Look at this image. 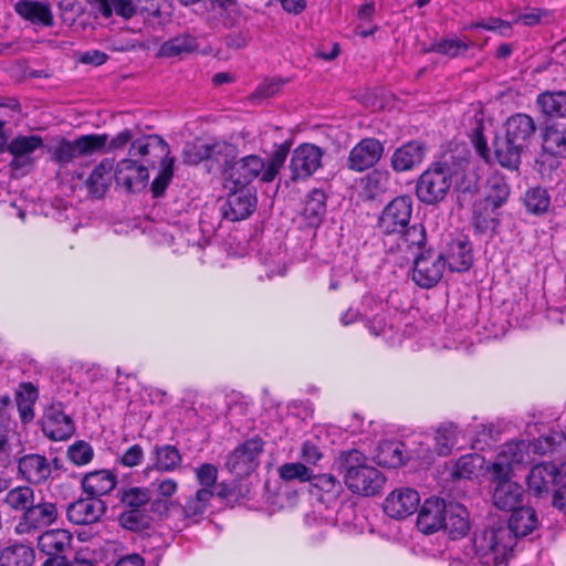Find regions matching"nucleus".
I'll use <instances>...</instances> for the list:
<instances>
[{"instance_id":"1","label":"nucleus","mask_w":566,"mask_h":566,"mask_svg":"<svg viewBox=\"0 0 566 566\" xmlns=\"http://www.w3.org/2000/svg\"><path fill=\"white\" fill-rule=\"evenodd\" d=\"M130 157H122L114 167L116 186L125 192L144 189L149 180V170H157L150 185L154 197L164 195L174 176L175 159L170 147L158 135H148V139L133 146Z\"/></svg>"},{"instance_id":"2","label":"nucleus","mask_w":566,"mask_h":566,"mask_svg":"<svg viewBox=\"0 0 566 566\" xmlns=\"http://www.w3.org/2000/svg\"><path fill=\"white\" fill-rule=\"evenodd\" d=\"M467 166L468 161L464 159L458 164H432L418 179L416 193L419 200L428 205L442 201L452 185L458 191H471L474 185L472 179L468 178Z\"/></svg>"},{"instance_id":"3","label":"nucleus","mask_w":566,"mask_h":566,"mask_svg":"<svg viewBox=\"0 0 566 566\" xmlns=\"http://www.w3.org/2000/svg\"><path fill=\"white\" fill-rule=\"evenodd\" d=\"M516 545L512 530L506 522L499 521L474 533L472 544L464 555L468 560L483 566L505 563Z\"/></svg>"},{"instance_id":"4","label":"nucleus","mask_w":566,"mask_h":566,"mask_svg":"<svg viewBox=\"0 0 566 566\" xmlns=\"http://www.w3.org/2000/svg\"><path fill=\"white\" fill-rule=\"evenodd\" d=\"M339 469L345 485L353 493L371 496L384 488L386 481L384 474L369 464L367 457L358 450L343 452Z\"/></svg>"},{"instance_id":"5","label":"nucleus","mask_w":566,"mask_h":566,"mask_svg":"<svg viewBox=\"0 0 566 566\" xmlns=\"http://www.w3.org/2000/svg\"><path fill=\"white\" fill-rule=\"evenodd\" d=\"M287 156V149L280 147L268 163L258 155H248L234 160L228 169L229 180L235 187H249L256 178L264 184L272 182L279 175Z\"/></svg>"},{"instance_id":"6","label":"nucleus","mask_w":566,"mask_h":566,"mask_svg":"<svg viewBox=\"0 0 566 566\" xmlns=\"http://www.w3.org/2000/svg\"><path fill=\"white\" fill-rule=\"evenodd\" d=\"M555 449V440L553 437H539L530 442L525 440H514L502 446L495 461L492 464L495 478H505L524 463L532 461L531 454H546Z\"/></svg>"},{"instance_id":"7","label":"nucleus","mask_w":566,"mask_h":566,"mask_svg":"<svg viewBox=\"0 0 566 566\" xmlns=\"http://www.w3.org/2000/svg\"><path fill=\"white\" fill-rule=\"evenodd\" d=\"M413 200L403 195L394 198L382 210L378 219V230L385 238L401 233L410 223Z\"/></svg>"},{"instance_id":"8","label":"nucleus","mask_w":566,"mask_h":566,"mask_svg":"<svg viewBox=\"0 0 566 566\" xmlns=\"http://www.w3.org/2000/svg\"><path fill=\"white\" fill-rule=\"evenodd\" d=\"M72 543L73 534L65 528L48 530L39 535L38 548L48 557L43 566H66Z\"/></svg>"},{"instance_id":"9","label":"nucleus","mask_w":566,"mask_h":566,"mask_svg":"<svg viewBox=\"0 0 566 566\" xmlns=\"http://www.w3.org/2000/svg\"><path fill=\"white\" fill-rule=\"evenodd\" d=\"M444 270V255L429 249L415 256L411 279L418 286L431 289L440 282Z\"/></svg>"},{"instance_id":"10","label":"nucleus","mask_w":566,"mask_h":566,"mask_svg":"<svg viewBox=\"0 0 566 566\" xmlns=\"http://www.w3.org/2000/svg\"><path fill=\"white\" fill-rule=\"evenodd\" d=\"M324 150L310 143L298 145L291 155L290 171L293 181L306 180L321 167Z\"/></svg>"},{"instance_id":"11","label":"nucleus","mask_w":566,"mask_h":566,"mask_svg":"<svg viewBox=\"0 0 566 566\" xmlns=\"http://www.w3.org/2000/svg\"><path fill=\"white\" fill-rule=\"evenodd\" d=\"M263 452V442L252 438L238 446L226 461L227 469L237 476L249 475L259 465V458Z\"/></svg>"},{"instance_id":"12","label":"nucleus","mask_w":566,"mask_h":566,"mask_svg":"<svg viewBox=\"0 0 566 566\" xmlns=\"http://www.w3.org/2000/svg\"><path fill=\"white\" fill-rule=\"evenodd\" d=\"M59 511L55 503L40 502L34 504L33 502L15 524L14 532L18 535L32 534L55 523Z\"/></svg>"},{"instance_id":"13","label":"nucleus","mask_w":566,"mask_h":566,"mask_svg":"<svg viewBox=\"0 0 566 566\" xmlns=\"http://www.w3.org/2000/svg\"><path fill=\"white\" fill-rule=\"evenodd\" d=\"M106 135H84L74 142L62 140L54 149L53 158L66 165L80 156H88L103 149Z\"/></svg>"},{"instance_id":"14","label":"nucleus","mask_w":566,"mask_h":566,"mask_svg":"<svg viewBox=\"0 0 566 566\" xmlns=\"http://www.w3.org/2000/svg\"><path fill=\"white\" fill-rule=\"evenodd\" d=\"M564 475H566V463L560 467L552 462L536 464L527 475L528 491L537 497L548 494L553 485L563 482Z\"/></svg>"},{"instance_id":"15","label":"nucleus","mask_w":566,"mask_h":566,"mask_svg":"<svg viewBox=\"0 0 566 566\" xmlns=\"http://www.w3.org/2000/svg\"><path fill=\"white\" fill-rule=\"evenodd\" d=\"M384 155V145L374 137L363 138L349 151L346 166L353 171H365L374 167Z\"/></svg>"},{"instance_id":"16","label":"nucleus","mask_w":566,"mask_h":566,"mask_svg":"<svg viewBox=\"0 0 566 566\" xmlns=\"http://www.w3.org/2000/svg\"><path fill=\"white\" fill-rule=\"evenodd\" d=\"M420 505L418 491L411 488H397L384 501V512L391 518L403 520L412 515Z\"/></svg>"},{"instance_id":"17","label":"nucleus","mask_w":566,"mask_h":566,"mask_svg":"<svg viewBox=\"0 0 566 566\" xmlns=\"http://www.w3.org/2000/svg\"><path fill=\"white\" fill-rule=\"evenodd\" d=\"M222 206L223 218L239 221L248 218L256 208V195L250 187H235Z\"/></svg>"},{"instance_id":"18","label":"nucleus","mask_w":566,"mask_h":566,"mask_svg":"<svg viewBox=\"0 0 566 566\" xmlns=\"http://www.w3.org/2000/svg\"><path fill=\"white\" fill-rule=\"evenodd\" d=\"M106 511L104 499L83 497L67 505L66 517L75 525L98 523Z\"/></svg>"},{"instance_id":"19","label":"nucleus","mask_w":566,"mask_h":566,"mask_svg":"<svg viewBox=\"0 0 566 566\" xmlns=\"http://www.w3.org/2000/svg\"><path fill=\"white\" fill-rule=\"evenodd\" d=\"M43 146V139L36 135L17 136L6 147L12 159L10 167L20 170L33 165L31 155Z\"/></svg>"},{"instance_id":"20","label":"nucleus","mask_w":566,"mask_h":566,"mask_svg":"<svg viewBox=\"0 0 566 566\" xmlns=\"http://www.w3.org/2000/svg\"><path fill=\"white\" fill-rule=\"evenodd\" d=\"M447 503L439 497H429L419 505L417 527L423 534H433L442 528Z\"/></svg>"},{"instance_id":"21","label":"nucleus","mask_w":566,"mask_h":566,"mask_svg":"<svg viewBox=\"0 0 566 566\" xmlns=\"http://www.w3.org/2000/svg\"><path fill=\"white\" fill-rule=\"evenodd\" d=\"M427 146L421 140H411L397 148L391 156V167L397 172L411 170L422 163Z\"/></svg>"},{"instance_id":"22","label":"nucleus","mask_w":566,"mask_h":566,"mask_svg":"<svg viewBox=\"0 0 566 566\" xmlns=\"http://www.w3.org/2000/svg\"><path fill=\"white\" fill-rule=\"evenodd\" d=\"M18 471L22 479L31 484H40L51 475V464L49 460L41 454H27L18 462Z\"/></svg>"},{"instance_id":"23","label":"nucleus","mask_w":566,"mask_h":566,"mask_svg":"<svg viewBox=\"0 0 566 566\" xmlns=\"http://www.w3.org/2000/svg\"><path fill=\"white\" fill-rule=\"evenodd\" d=\"M499 480L493 491L494 505L503 511H513L523 501V488L509 480V476L496 478Z\"/></svg>"},{"instance_id":"24","label":"nucleus","mask_w":566,"mask_h":566,"mask_svg":"<svg viewBox=\"0 0 566 566\" xmlns=\"http://www.w3.org/2000/svg\"><path fill=\"white\" fill-rule=\"evenodd\" d=\"M446 264L452 272L468 271L473 262L471 243L465 239H455L448 243L447 250L442 253Z\"/></svg>"},{"instance_id":"25","label":"nucleus","mask_w":566,"mask_h":566,"mask_svg":"<svg viewBox=\"0 0 566 566\" xmlns=\"http://www.w3.org/2000/svg\"><path fill=\"white\" fill-rule=\"evenodd\" d=\"M42 430L51 440L62 441L73 434L74 424L69 416L52 408L44 416Z\"/></svg>"},{"instance_id":"26","label":"nucleus","mask_w":566,"mask_h":566,"mask_svg":"<svg viewBox=\"0 0 566 566\" xmlns=\"http://www.w3.org/2000/svg\"><path fill=\"white\" fill-rule=\"evenodd\" d=\"M536 125L534 119L526 114L517 113L510 116L505 123V135L526 148L531 138L535 134Z\"/></svg>"},{"instance_id":"27","label":"nucleus","mask_w":566,"mask_h":566,"mask_svg":"<svg viewBox=\"0 0 566 566\" xmlns=\"http://www.w3.org/2000/svg\"><path fill=\"white\" fill-rule=\"evenodd\" d=\"M15 12L24 20L43 27L53 25V13L46 2L20 0L14 6Z\"/></svg>"},{"instance_id":"28","label":"nucleus","mask_w":566,"mask_h":566,"mask_svg":"<svg viewBox=\"0 0 566 566\" xmlns=\"http://www.w3.org/2000/svg\"><path fill=\"white\" fill-rule=\"evenodd\" d=\"M444 521L442 527L453 539L463 537L470 530L469 514L462 504H447Z\"/></svg>"},{"instance_id":"29","label":"nucleus","mask_w":566,"mask_h":566,"mask_svg":"<svg viewBox=\"0 0 566 566\" xmlns=\"http://www.w3.org/2000/svg\"><path fill=\"white\" fill-rule=\"evenodd\" d=\"M506 525L512 530L516 541L517 537L526 536L537 528V514L531 506H517L512 511Z\"/></svg>"},{"instance_id":"30","label":"nucleus","mask_w":566,"mask_h":566,"mask_svg":"<svg viewBox=\"0 0 566 566\" xmlns=\"http://www.w3.org/2000/svg\"><path fill=\"white\" fill-rule=\"evenodd\" d=\"M494 156L502 167L517 169L521 163V154L525 149L520 144L513 143L506 135L496 136L493 143Z\"/></svg>"},{"instance_id":"31","label":"nucleus","mask_w":566,"mask_h":566,"mask_svg":"<svg viewBox=\"0 0 566 566\" xmlns=\"http://www.w3.org/2000/svg\"><path fill=\"white\" fill-rule=\"evenodd\" d=\"M397 238V249L402 252H410L413 256L420 253L426 244V230L423 224L415 223L408 226Z\"/></svg>"},{"instance_id":"32","label":"nucleus","mask_w":566,"mask_h":566,"mask_svg":"<svg viewBox=\"0 0 566 566\" xmlns=\"http://www.w3.org/2000/svg\"><path fill=\"white\" fill-rule=\"evenodd\" d=\"M542 147L545 153L554 157L566 158V128L553 124L545 127L542 133Z\"/></svg>"},{"instance_id":"33","label":"nucleus","mask_w":566,"mask_h":566,"mask_svg":"<svg viewBox=\"0 0 566 566\" xmlns=\"http://www.w3.org/2000/svg\"><path fill=\"white\" fill-rule=\"evenodd\" d=\"M408 457L406 446L400 441L380 443L376 454L378 464L388 468L402 465Z\"/></svg>"},{"instance_id":"34","label":"nucleus","mask_w":566,"mask_h":566,"mask_svg":"<svg viewBox=\"0 0 566 566\" xmlns=\"http://www.w3.org/2000/svg\"><path fill=\"white\" fill-rule=\"evenodd\" d=\"M35 554L32 547L24 544H12L0 553V566H31Z\"/></svg>"},{"instance_id":"35","label":"nucleus","mask_w":566,"mask_h":566,"mask_svg":"<svg viewBox=\"0 0 566 566\" xmlns=\"http://www.w3.org/2000/svg\"><path fill=\"white\" fill-rule=\"evenodd\" d=\"M326 213V195L321 189H313L305 201L304 217L310 227H318Z\"/></svg>"},{"instance_id":"36","label":"nucleus","mask_w":566,"mask_h":566,"mask_svg":"<svg viewBox=\"0 0 566 566\" xmlns=\"http://www.w3.org/2000/svg\"><path fill=\"white\" fill-rule=\"evenodd\" d=\"M146 139H148V136L134 138V134L130 129H124L108 142V155H112L113 161H115L116 158L130 157L133 146L135 147L137 143Z\"/></svg>"},{"instance_id":"37","label":"nucleus","mask_w":566,"mask_h":566,"mask_svg":"<svg viewBox=\"0 0 566 566\" xmlns=\"http://www.w3.org/2000/svg\"><path fill=\"white\" fill-rule=\"evenodd\" d=\"M536 103L545 115L566 118V91L541 93Z\"/></svg>"},{"instance_id":"38","label":"nucleus","mask_w":566,"mask_h":566,"mask_svg":"<svg viewBox=\"0 0 566 566\" xmlns=\"http://www.w3.org/2000/svg\"><path fill=\"white\" fill-rule=\"evenodd\" d=\"M459 433L454 423H441L434 433V452L441 457L448 455L457 444Z\"/></svg>"},{"instance_id":"39","label":"nucleus","mask_w":566,"mask_h":566,"mask_svg":"<svg viewBox=\"0 0 566 566\" xmlns=\"http://www.w3.org/2000/svg\"><path fill=\"white\" fill-rule=\"evenodd\" d=\"M197 48L198 44L195 36L190 34H179L165 41L159 49V54L165 57H176L185 53L193 52Z\"/></svg>"},{"instance_id":"40","label":"nucleus","mask_w":566,"mask_h":566,"mask_svg":"<svg viewBox=\"0 0 566 566\" xmlns=\"http://www.w3.org/2000/svg\"><path fill=\"white\" fill-rule=\"evenodd\" d=\"M526 211L531 214L543 216L551 207V196L545 188H530L523 197Z\"/></svg>"},{"instance_id":"41","label":"nucleus","mask_w":566,"mask_h":566,"mask_svg":"<svg viewBox=\"0 0 566 566\" xmlns=\"http://www.w3.org/2000/svg\"><path fill=\"white\" fill-rule=\"evenodd\" d=\"M153 467L163 472L174 471L181 462V454L176 447L161 446L155 447Z\"/></svg>"},{"instance_id":"42","label":"nucleus","mask_w":566,"mask_h":566,"mask_svg":"<svg viewBox=\"0 0 566 566\" xmlns=\"http://www.w3.org/2000/svg\"><path fill=\"white\" fill-rule=\"evenodd\" d=\"M165 0H136V14H139L144 23L153 29L163 24L161 7Z\"/></svg>"},{"instance_id":"43","label":"nucleus","mask_w":566,"mask_h":566,"mask_svg":"<svg viewBox=\"0 0 566 566\" xmlns=\"http://www.w3.org/2000/svg\"><path fill=\"white\" fill-rule=\"evenodd\" d=\"M214 496L206 489H198L195 495L188 497L182 506L184 516L192 518L206 513L211 499Z\"/></svg>"},{"instance_id":"44","label":"nucleus","mask_w":566,"mask_h":566,"mask_svg":"<svg viewBox=\"0 0 566 566\" xmlns=\"http://www.w3.org/2000/svg\"><path fill=\"white\" fill-rule=\"evenodd\" d=\"M3 502L11 510L24 513L34 502V492L29 486H17L8 491Z\"/></svg>"},{"instance_id":"45","label":"nucleus","mask_w":566,"mask_h":566,"mask_svg":"<svg viewBox=\"0 0 566 566\" xmlns=\"http://www.w3.org/2000/svg\"><path fill=\"white\" fill-rule=\"evenodd\" d=\"M86 496L103 499L106 495V471H94L86 474L82 481Z\"/></svg>"},{"instance_id":"46","label":"nucleus","mask_w":566,"mask_h":566,"mask_svg":"<svg viewBox=\"0 0 566 566\" xmlns=\"http://www.w3.org/2000/svg\"><path fill=\"white\" fill-rule=\"evenodd\" d=\"M119 524L130 531H143L149 527L151 518L143 510H128L118 516Z\"/></svg>"},{"instance_id":"47","label":"nucleus","mask_w":566,"mask_h":566,"mask_svg":"<svg viewBox=\"0 0 566 566\" xmlns=\"http://www.w3.org/2000/svg\"><path fill=\"white\" fill-rule=\"evenodd\" d=\"M469 48L470 43L459 38H444L432 44V51L449 57L460 56L464 54Z\"/></svg>"},{"instance_id":"48","label":"nucleus","mask_w":566,"mask_h":566,"mask_svg":"<svg viewBox=\"0 0 566 566\" xmlns=\"http://www.w3.org/2000/svg\"><path fill=\"white\" fill-rule=\"evenodd\" d=\"M119 500L129 510H142L150 501V491L146 488H129L119 492Z\"/></svg>"},{"instance_id":"49","label":"nucleus","mask_w":566,"mask_h":566,"mask_svg":"<svg viewBox=\"0 0 566 566\" xmlns=\"http://www.w3.org/2000/svg\"><path fill=\"white\" fill-rule=\"evenodd\" d=\"M482 458L478 454H465L458 459L453 469V476L458 479H471L481 468Z\"/></svg>"},{"instance_id":"50","label":"nucleus","mask_w":566,"mask_h":566,"mask_svg":"<svg viewBox=\"0 0 566 566\" xmlns=\"http://www.w3.org/2000/svg\"><path fill=\"white\" fill-rule=\"evenodd\" d=\"M195 475L198 484L200 485L199 489H206L212 494L216 493L218 480V469L216 465L211 463H203L195 469Z\"/></svg>"},{"instance_id":"51","label":"nucleus","mask_w":566,"mask_h":566,"mask_svg":"<svg viewBox=\"0 0 566 566\" xmlns=\"http://www.w3.org/2000/svg\"><path fill=\"white\" fill-rule=\"evenodd\" d=\"M280 476L285 481L297 480L300 482L311 481L314 476L313 471L300 462L285 463L280 468Z\"/></svg>"},{"instance_id":"52","label":"nucleus","mask_w":566,"mask_h":566,"mask_svg":"<svg viewBox=\"0 0 566 566\" xmlns=\"http://www.w3.org/2000/svg\"><path fill=\"white\" fill-rule=\"evenodd\" d=\"M489 193L486 201L493 209L501 207L510 196V187L502 178H493L489 181Z\"/></svg>"},{"instance_id":"53","label":"nucleus","mask_w":566,"mask_h":566,"mask_svg":"<svg viewBox=\"0 0 566 566\" xmlns=\"http://www.w3.org/2000/svg\"><path fill=\"white\" fill-rule=\"evenodd\" d=\"M90 192L96 198H103L106 193V167L104 161L93 170L86 181Z\"/></svg>"},{"instance_id":"54","label":"nucleus","mask_w":566,"mask_h":566,"mask_svg":"<svg viewBox=\"0 0 566 566\" xmlns=\"http://www.w3.org/2000/svg\"><path fill=\"white\" fill-rule=\"evenodd\" d=\"M135 4L134 0H108V19L115 15L128 21L136 14Z\"/></svg>"},{"instance_id":"55","label":"nucleus","mask_w":566,"mask_h":566,"mask_svg":"<svg viewBox=\"0 0 566 566\" xmlns=\"http://www.w3.org/2000/svg\"><path fill=\"white\" fill-rule=\"evenodd\" d=\"M467 29H484L488 31L499 32L503 36H510L512 27L511 23L500 18H489L473 22L467 27Z\"/></svg>"},{"instance_id":"56","label":"nucleus","mask_w":566,"mask_h":566,"mask_svg":"<svg viewBox=\"0 0 566 566\" xmlns=\"http://www.w3.org/2000/svg\"><path fill=\"white\" fill-rule=\"evenodd\" d=\"M67 457L76 465H84L93 458V449L84 441H78L70 446Z\"/></svg>"},{"instance_id":"57","label":"nucleus","mask_w":566,"mask_h":566,"mask_svg":"<svg viewBox=\"0 0 566 566\" xmlns=\"http://www.w3.org/2000/svg\"><path fill=\"white\" fill-rule=\"evenodd\" d=\"M472 143L476 154L485 161H491V153L488 147L486 139L484 138L481 128L476 127L472 135Z\"/></svg>"},{"instance_id":"58","label":"nucleus","mask_w":566,"mask_h":566,"mask_svg":"<svg viewBox=\"0 0 566 566\" xmlns=\"http://www.w3.org/2000/svg\"><path fill=\"white\" fill-rule=\"evenodd\" d=\"M144 458L143 448L139 444H134L126 450L120 458V463L125 467L132 468L138 465Z\"/></svg>"},{"instance_id":"59","label":"nucleus","mask_w":566,"mask_h":566,"mask_svg":"<svg viewBox=\"0 0 566 566\" xmlns=\"http://www.w3.org/2000/svg\"><path fill=\"white\" fill-rule=\"evenodd\" d=\"M11 432L10 420L0 415V453L8 454L11 451L9 443Z\"/></svg>"},{"instance_id":"60","label":"nucleus","mask_w":566,"mask_h":566,"mask_svg":"<svg viewBox=\"0 0 566 566\" xmlns=\"http://www.w3.org/2000/svg\"><path fill=\"white\" fill-rule=\"evenodd\" d=\"M388 175L379 170H374L367 176V187L370 190L382 191L387 187Z\"/></svg>"},{"instance_id":"61","label":"nucleus","mask_w":566,"mask_h":566,"mask_svg":"<svg viewBox=\"0 0 566 566\" xmlns=\"http://www.w3.org/2000/svg\"><path fill=\"white\" fill-rule=\"evenodd\" d=\"M38 399L36 388L30 384H22L20 390L17 394V402L34 403Z\"/></svg>"},{"instance_id":"62","label":"nucleus","mask_w":566,"mask_h":566,"mask_svg":"<svg viewBox=\"0 0 566 566\" xmlns=\"http://www.w3.org/2000/svg\"><path fill=\"white\" fill-rule=\"evenodd\" d=\"M322 458V453L319 452L318 448L310 442L306 441L302 447V459L304 462L308 464H316L317 461Z\"/></svg>"},{"instance_id":"63","label":"nucleus","mask_w":566,"mask_h":566,"mask_svg":"<svg viewBox=\"0 0 566 566\" xmlns=\"http://www.w3.org/2000/svg\"><path fill=\"white\" fill-rule=\"evenodd\" d=\"M93 559L76 556L71 563L66 560V566H95L96 562H102L106 557V553L103 548H101L97 553L93 552Z\"/></svg>"},{"instance_id":"64","label":"nucleus","mask_w":566,"mask_h":566,"mask_svg":"<svg viewBox=\"0 0 566 566\" xmlns=\"http://www.w3.org/2000/svg\"><path fill=\"white\" fill-rule=\"evenodd\" d=\"M178 489V483L174 479H164L158 482L157 491L163 497L172 496Z\"/></svg>"}]
</instances>
